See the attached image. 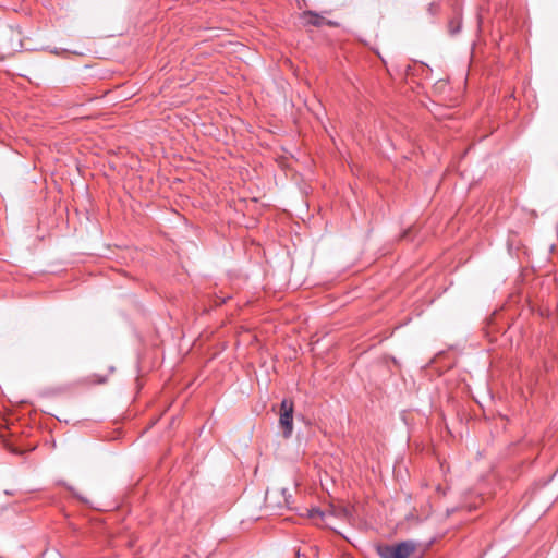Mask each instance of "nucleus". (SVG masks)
<instances>
[{
    "label": "nucleus",
    "mask_w": 558,
    "mask_h": 558,
    "mask_svg": "<svg viewBox=\"0 0 558 558\" xmlns=\"http://www.w3.org/2000/svg\"><path fill=\"white\" fill-rule=\"evenodd\" d=\"M292 502V495L287 488H271L266 492L265 505L274 512L289 509Z\"/></svg>",
    "instance_id": "2"
},
{
    "label": "nucleus",
    "mask_w": 558,
    "mask_h": 558,
    "mask_svg": "<svg viewBox=\"0 0 558 558\" xmlns=\"http://www.w3.org/2000/svg\"><path fill=\"white\" fill-rule=\"evenodd\" d=\"M319 517L323 522L325 523L326 526H329L332 529V525H331V519L335 517V515H338L340 518H349L350 515V512L347 508H341V509H338V510H333V511H330V512H323L318 509L316 510H313L311 512V517L312 518H315V517Z\"/></svg>",
    "instance_id": "4"
},
{
    "label": "nucleus",
    "mask_w": 558,
    "mask_h": 558,
    "mask_svg": "<svg viewBox=\"0 0 558 558\" xmlns=\"http://www.w3.org/2000/svg\"><path fill=\"white\" fill-rule=\"evenodd\" d=\"M417 549L414 541H403L397 544H378L375 547L380 558H411Z\"/></svg>",
    "instance_id": "1"
},
{
    "label": "nucleus",
    "mask_w": 558,
    "mask_h": 558,
    "mask_svg": "<svg viewBox=\"0 0 558 558\" xmlns=\"http://www.w3.org/2000/svg\"><path fill=\"white\" fill-rule=\"evenodd\" d=\"M293 409L294 404L291 399H283L281 401L279 424L283 429L286 438H289L293 432Z\"/></svg>",
    "instance_id": "3"
},
{
    "label": "nucleus",
    "mask_w": 558,
    "mask_h": 558,
    "mask_svg": "<svg viewBox=\"0 0 558 558\" xmlns=\"http://www.w3.org/2000/svg\"><path fill=\"white\" fill-rule=\"evenodd\" d=\"M303 24L305 26H323L325 24L332 25L330 21H326L322 15L313 12V11H306L301 16Z\"/></svg>",
    "instance_id": "5"
}]
</instances>
